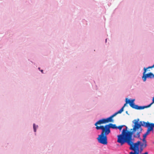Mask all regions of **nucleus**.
<instances>
[{
    "mask_svg": "<svg viewBox=\"0 0 154 154\" xmlns=\"http://www.w3.org/2000/svg\"><path fill=\"white\" fill-rule=\"evenodd\" d=\"M149 127H150L153 130V128L154 127V124L153 123H150L149 125Z\"/></svg>",
    "mask_w": 154,
    "mask_h": 154,
    "instance_id": "obj_15",
    "label": "nucleus"
},
{
    "mask_svg": "<svg viewBox=\"0 0 154 154\" xmlns=\"http://www.w3.org/2000/svg\"><path fill=\"white\" fill-rule=\"evenodd\" d=\"M134 121H136V120ZM134 123V130H136L137 132L134 135V137H140V134L141 133L142 129L141 126H142L145 127H149L150 123L149 122H146L144 121L140 122V124L138 123V121H136L135 122H133Z\"/></svg>",
    "mask_w": 154,
    "mask_h": 154,
    "instance_id": "obj_2",
    "label": "nucleus"
},
{
    "mask_svg": "<svg viewBox=\"0 0 154 154\" xmlns=\"http://www.w3.org/2000/svg\"><path fill=\"white\" fill-rule=\"evenodd\" d=\"M147 130L146 132L145 133L147 135L149 134L151 131H153V130L150 127H148Z\"/></svg>",
    "mask_w": 154,
    "mask_h": 154,
    "instance_id": "obj_12",
    "label": "nucleus"
},
{
    "mask_svg": "<svg viewBox=\"0 0 154 154\" xmlns=\"http://www.w3.org/2000/svg\"><path fill=\"white\" fill-rule=\"evenodd\" d=\"M41 71L42 72L43 71V70H41Z\"/></svg>",
    "mask_w": 154,
    "mask_h": 154,
    "instance_id": "obj_22",
    "label": "nucleus"
},
{
    "mask_svg": "<svg viewBox=\"0 0 154 154\" xmlns=\"http://www.w3.org/2000/svg\"><path fill=\"white\" fill-rule=\"evenodd\" d=\"M154 67V66H149L147 68L144 67L143 68L144 72L143 73V76L142 77L143 80L144 82H145L147 78H152V76L153 75V74L152 72H150L148 74H146V71L147 69H149L152 68Z\"/></svg>",
    "mask_w": 154,
    "mask_h": 154,
    "instance_id": "obj_6",
    "label": "nucleus"
},
{
    "mask_svg": "<svg viewBox=\"0 0 154 154\" xmlns=\"http://www.w3.org/2000/svg\"><path fill=\"white\" fill-rule=\"evenodd\" d=\"M143 143H146V140H145V138H143Z\"/></svg>",
    "mask_w": 154,
    "mask_h": 154,
    "instance_id": "obj_18",
    "label": "nucleus"
},
{
    "mask_svg": "<svg viewBox=\"0 0 154 154\" xmlns=\"http://www.w3.org/2000/svg\"><path fill=\"white\" fill-rule=\"evenodd\" d=\"M147 135L145 133L143 135V138H145Z\"/></svg>",
    "mask_w": 154,
    "mask_h": 154,
    "instance_id": "obj_19",
    "label": "nucleus"
},
{
    "mask_svg": "<svg viewBox=\"0 0 154 154\" xmlns=\"http://www.w3.org/2000/svg\"><path fill=\"white\" fill-rule=\"evenodd\" d=\"M109 128H112V129H117V126L116 125V124H113L112 123H109V124L107 125Z\"/></svg>",
    "mask_w": 154,
    "mask_h": 154,
    "instance_id": "obj_10",
    "label": "nucleus"
},
{
    "mask_svg": "<svg viewBox=\"0 0 154 154\" xmlns=\"http://www.w3.org/2000/svg\"><path fill=\"white\" fill-rule=\"evenodd\" d=\"M106 122L105 119H100L95 124V125L97 127V126H98V125H101L103 124L106 123Z\"/></svg>",
    "mask_w": 154,
    "mask_h": 154,
    "instance_id": "obj_8",
    "label": "nucleus"
},
{
    "mask_svg": "<svg viewBox=\"0 0 154 154\" xmlns=\"http://www.w3.org/2000/svg\"><path fill=\"white\" fill-rule=\"evenodd\" d=\"M140 142L138 141L137 142L134 143L133 144L130 146V149L133 150L134 152H131L130 154H139V146L140 143ZM142 154H148L147 152H146Z\"/></svg>",
    "mask_w": 154,
    "mask_h": 154,
    "instance_id": "obj_4",
    "label": "nucleus"
},
{
    "mask_svg": "<svg viewBox=\"0 0 154 154\" xmlns=\"http://www.w3.org/2000/svg\"><path fill=\"white\" fill-rule=\"evenodd\" d=\"M96 128L97 130L101 129L102 132L101 134L107 136L111 132L110 130L107 125L104 126L102 125L100 126H97Z\"/></svg>",
    "mask_w": 154,
    "mask_h": 154,
    "instance_id": "obj_5",
    "label": "nucleus"
},
{
    "mask_svg": "<svg viewBox=\"0 0 154 154\" xmlns=\"http://www.w3.org/2000/svg\"><path fill=\"white\" fill-rule=\"evenodd\" d=\"M128 99L127 98H126V99H125V100H126V101H125L126 103H125L124 104V105L122 107V108H123V109L125 107V106L126 105V104H127L128 103H129V102H128Z\"/></svg>",
    "mask_w": 154,
    "mask_h": 154,
    "instance_id": "obj_14",
    "label": "nucleus"
},
{
    "mask_svg": "<svg viewBox=\"0 0 154 154\" xmlns=\"http://www.w3.org/2000/svg\"><path fill=\"white\" fill-rule=\"evenodd\" d=\"M115 116V115L114 114L109 117L106 119H105L106 123L109 122H113V120L112 119V118Z\"/></svg>",
    "mask_w": 154,
    "mask_h": 154,
    "instance_id": "obj_9",
    "label": "nucleus"
},
{
    "mask_svg": "<svg viewBox=\"0 0 154 154\" xmlns=\"http://www.w3.org/2000/svg\"><path fill=\"white\" fill-rule=\"evenodd\" d=\"M33 128L34 131L35 132L36 131V128L35 127V124H33Z\"/></svg>",
    "mask_w": 154,
    "mask_h": 154,
    "instance_id": "obj_16",
    "label": "nucleus"
},
{
    "mask_svg": "<svg viewBox=\"0 0 154 154\" xmlns=\"http://www.w3.org/2000/svg\"><path fill=\"white\" fill-rule=\"evenodd\" d=\"M121 126H122V128L124 127V126H125V125H121Z\"/></svg>",
    "mask_w": 154,
    "mask_h": 154,
    "instance_id": "obj_20",
    "label": "nucleus"
},
{
    "mask_svg": "<svg viewBox=\"0 0 154 154\" xmlns=\"http://www.w3.org/2000/svg\"><path fill=\"white\" fill-rule=\"evenodd\" d=\"M99 143L104 145H106L107 143V137L106 135L100 134L99 135L97 138Z\"/></svg>",
    "mask_w": 154,
    "mask_h": 154,
    "instance_id": "obj_7",
    "label": "nucleus"
},
{
    "mask_svg": "<svg viewBox=\"0 0 154 154\" xmlns=\"http://www.w3.org/2000/svg\"><path fill=\"white\" fill-rule=\"evenodd\" d=\"M147 144L146 143H143L140 145V149L141 151H142L143 149L146 147Z\"/></svg>",
    "mask_w": 154,
    "mask_h": 154,
    "instance_id": "obj_11",
    "label": "nucleus"
},
{
    "mask_svg": "<svg viewBox=\"0 0 154 154\" xmlns=\"http://www.w3.org/2000/svg\"><path fill=\"white\" fill-rule=\"evenodd\" d=\"M152 78H154V75L153 74V75L152 76Z\"/></svg>",
    "mask_w": 154,
    "mask_h": 154,
    "instance_id": "obj_21",
    "label": "nucleus"
},
{
    "mask_svg": "<svg viewBox=\"0 0 154 154\" xmlns=\"http://www.w3.org/2000/svg\"><path fill=\"white\" fill-rule=\"evenodd\" d=\"M127 112H127V111H126V112L127 113Z\"/></svg>",
    "mask_w": 154,
    "mask_h": 154,
    "instance_id": "obj_23",
    "label": "nucleus"
},
{
    "mask_svg": "<svg viewBox=\"0 0 154 154\" xmlns=\"http://www.w3.org/2000/svg\"><path fill=\"white\" fill-rule=\"evenodd\" d=\"M123 110H124V109L122 107L120 110L118 111L117 112L115 113H114V114L116 116L118 114L121 113L123 111Z\"/></svg>",
    "mask_w": 154,
    "mask_h": 154,
    "instance_id": "obj_13",
    "label": "nucleus"
},
{
    "mask_svg": "<svg viewBox=\"0 0 154 154\" xmlns=\"http://www.w3.org/2000/svg\"><path fill=\"white\" fill-rule=\"evenodd\" d=\"M131 131H127V127L126 126L125 129H123L121 134L118 136L117 142L121 145L125 143H127L130 146L134 143V138H132V135L136 133L137 131L134 130V126Z\"/></svg>",
    "mask_w": 154,
    "mask_h": 154,
    "instance_id": "obj_1",
    "label": "nucleus"
},
{
    "mask_svg": "<svg viewBox=\"0 0 154 154\" xmlns=\"http://www.w3.org/2000/svg\"><path fill=\"white\" fill-rule=\"evenodd\" d=\"M122 128V126H120L118 127L117 126V129H119L120 131H121Z\"/></svg>",
    "mask_w": 154,
    "mask_h": 154,
    "instance_id": "obj_17",
    "label": "nucleus"
},
{
    "mask_svg": "<svg viewBox=\"0 0 154 154\" xmlns=\"http://www.w3.org/2000/svg\"><path fill=\"white\" fill-rule=\"evenodd\" d=\"M130 106L132 108L137 110L143 109L149 107L154 103V97H153L152 101V102L150 104L147 106H139L137 105H135L134 103L135 99H132L130 100L129 99L128 100Z\"/></svg>",
    "mask_w": 154,
    "mask_h": 154,
    "instance_id": "obj_3",
    "label": "nucleus"
}]
</instances>
